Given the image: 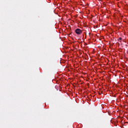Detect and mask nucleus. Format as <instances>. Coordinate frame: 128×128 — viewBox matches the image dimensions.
I'll return each mask as SVG.
<instances>
[{
	"mask_svg": "<svg viewBox=\"0 0 128 128\" xmlns=\"http://www.w3.org/2000/svg\"><path fill=\"white\" fill-rule=\"evenodd\" d=\"M122 40V38L120 37V38H118V42H120V40Z\"/></svg>",
	"mask_w": 128,
	"mask_h": 128,
	"instance_id": "2",
	"label": "nucleus"
},
{
	"mask_svg": "<svg viewBox=\"0 0 128 128\" xmlns=\"http://www.w3.org/2000/svg\"><path fill=\"white\" fill-rule=\"evenodd\" d=\"M75 32L76 34H80L82 32V31L80 28H77L75 30Z\"/></svg>",
	"mask_w": 128,
	"mask_h": 128,
	"instance_id": "1",
	"label": "nucleus"
}]
</instances>
